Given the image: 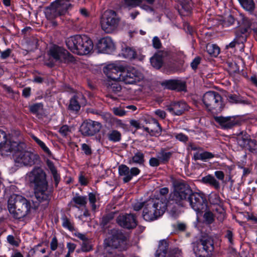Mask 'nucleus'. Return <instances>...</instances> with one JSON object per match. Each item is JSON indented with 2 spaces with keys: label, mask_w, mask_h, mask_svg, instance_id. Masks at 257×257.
Listing matches in <instances>:
<instances>
[{
  "label": "nucleus",
  "mask_w": 257,
  "mask_h": 257,
  "mask_svg": "<svg viewBox=\"0 0 257 257\" xmlns=\"http://www.w3.org/2000/svg\"><path fill=\"white\" fill-rule=\"evenodd\" d=\"M161 164L158 158L152 157L149 160V164L151 167H158Z\"/></svg>",
  "instance_id": "nucleus-54"
},
{
  "label": "nucleus",
  "mask_w": 257,
  "mask_h": 257,
  "mask_svg": "<svg viewBox=\"0 0 257 257\" xmlns=\"http://www.w3.org/2000/svg\"><path fill=\"white\" fill-rule=\"evenodd\" d=\"M118 174L124 183L130 182L133 177L138 176L141 173V170L137 167H132L131 169L125 165L121 164L118 166Z\"/></svg>",
  "instance_id": "nucleus-16"
},
{
  "label": "nucleus",
  "mask_w": 257,
  "mask_h": 257,
  "mask_svg": "<svg viewBox=\"0 0 257 257\" xmlns=\"http://www.w3.org/2000/svg\"><path fill=\"white\" fill-rule=\"evenodd\" d=\"M200 63V58L199 57H196L193 59L192 62L191 63V66L192 68L194 70H195L197 68L198 65Z\"/></svg>",
  "instance_id": "nucleus-61"
},
{
  "label": "nucleus",
  "mask_w": 257,
  "mask_h": 257,
  "mask_svg": "<svg viewBox=\"0 0 257 257\" xmlns=\"http://www.w3.org/2000/svg\"><path fill=\"white\" fill-rule=\"evenodd\" d=\"M101 127L100 123L90 120L82 124L80 131L83 136H91L99 132Z\"/></svg>",
  "instance_id": "nucleus-18"
},
{
  "label": "nucleus",
  "mask_w": 257,
  "mask_h": 257,
  "mask_svg": "<svg viewBox=\"0 0 257 257\" xmlns=\"http://www.w3.org/2000/svg\"><path fill=\"white\" fill-rule=\"evenodd\" d=\"M135 50L130 48L126 47L122 50V55L124 57L128 59H133L134 57Z\"/></svg>",
  "instance_id": "nucleus-42"
},
{
  "label": "nucleus",
  "mask_w": 257,
  "mask_h": 257,
  "mask_svg": "<svg viewBox=\"0 0 257 257\" xmlns=\"http://www.w3.org/2000/svg\"><path fill=\"white\" fill-rule=\"evenodd\" d=\"M228 101L232 103H237L239 102L240 99L237 95L235 94H230L228 96Z\"/></svg>",
  "instance_id": "nucleus-55"
},
{
  "label": "nucleus",
  "mask_w": 257,
  "mask_h": 257,
  "mask_svg": "<svg viewBox=\"0 0 257 257\" xmlns=\"http://www.w3.org/2000/svg\"><path fill=\"white\" fill-rule=\"evenodd\" d=\"M16 139V138L13 137L8 139L6 133L0 130V150L2 152H7L8 151H10L12 142H14Z\"/></svg>",
  "instance_id": "nucleus-21"
},
{
  "label": "nucleus",
  "mask_w": 257,
  "mask_h": 257,
  "mask_svg": "<svg viewBox=\"0 0 257 257\" xmlns=\"http://www.w3.org/2000/svg\"><path fill=\"white\" fill-rule=\"evenodd\" d=\"M66 44L72 52L79 55L88 54L93 46L92 41L87 36L79 35L67 38Z\"/></svg>",
  "instance_id": "nucleus-6"
},
{
  "label": "nucleus",
  "mask_w": 257,
  "mask_h": 257,
  "mask_svg": "<svg viewBox=\"0 0 257 257\" xmlns=\"http://www.w3.org/2000/svg\"><path fill=\"white\" fill-rule=\"evenodd\" d=\"M152 66L157 69H160L163 65V55L161 53H156L150 58Z\"/></svg>",
  "instance_id": "nucleus-30"
},
{
  "label": "nucleus",
  "mask_w": 257,
  "mask_h": 257,
  "mask_svg": "<svg viewBox=\"0 0 257 257\" xmlns=\"http://www.w3.org/2000/svg\"><path fill=\"white\" fill-rule=\"evenodd\" d=\"M247 32L245 29L238 28L235 31V39L238 41V44H243L246 41Z\"/></svg>",
  "instance_id": "nucleus-34"
},
{
  "label": "nucleus",
  "mask_w": 257,
  "mask_h": 257,
  "mask_svg": "<svg viewBox=\"0 0 257 257\" xmlns=\"http://www.w3.org/2000/svg\"><path fill=\"white\" fill-rule=\"evenodd\" d=\"M202 100L204 106L208 111L219 112L224 106L222 97L216 91H208L205 92Z\"/></svg>",
  "instance_id": "nucleus-7"
},
{
  "label": "nucleus",
  "mask_w": 257,
  "mask_h": 257,
  "mask_svg": "<svg viewBox=\"0 0 257 257\" xmlns=\"http://www.w3.org/2000/svg\"><path fill=\"white\" fill-rule=\"evenodd\" d=\"M166 107L167 110L174 115H182L188 109V105L184 101L172 102Z\"/></svg>",
  "instance_id": "nucleus-19"
},
{
  "label": "nucleus",
  "mask_w": 257,
  "mask_h": 257,
  "mask_svg": "<svg viewBox=\"0 0 257 257\" xmlns=\"http://www.w3.org/2000/svg\"><path fill=\"white\" fill-rule=\"evenodd\" d=\"M43 105L41 103H36L30 107L31 112L36 113L42 109Z\"/></svg>",
  "instance_id": "nucleus-51"
},
{
  "label": "nucleus",
  "mask_w": 257,
  "mask_h": 257,
  "mask_svg": "<svg viewBox=\"0 0 257 257\" xmlns=\"http://www.w3.org/2000/svg\"><path fill=\"white\" fill-rule=\"evenodd\" d=\"M78 96H74L70 99L68 106L69 109L75 111H77L80 109V105L78 102Z\"/></svg>",
  "instance_id": "nucleus-39"
},
{
  "label": "nucleus",
  "mask_w": 257,
  "mask_h": 257,
  "mask_svg": "<svg viewBox=\"0 0 257 257\" xmlns=\"http://www.w3.org/2000/svg\"><path fill=\"white\" fill-rule=\"evenodd\" d=\"M145 162V155L140 150H137L134 153V156L128 161V163L130 165L138 164L143 165Z\"/></svg>",
  "instance_id": "nucleus-25"
},
{
  "label": "nucleus",
  "mask_w": 257,
  "mask_h": 257,
  "mask_svg": "<svg viewBox=\"0 0 257 257\" xmlns=\"http://www.w3.org/2000/svg\"><path fill=\"white\" fill-rule=\"evenodd\" d=\"M29 181L34 185L35 196L39 202L47 201L50 196L46 174L40 167L34 168L28 175Z\"/></svg>",
  "instance_id": "nucleus-2"
},
{
  "label": "nucleus",
  "mask_w": 257,
  "mask_h": 257,
  "mask_svg": "<svg viewBox=\"0 0 257 257\" xmlns=\"http://www.w3.org/2000/svg\"><path fill=\"white\" fill-rule=\"evenodd\" d=\"M173 186L174 189L170 194L169 201H172L179 206H185L193 192L190 186L182 180L175 181Z\"/></svg>",
  "instance_id": "nucleus-5"
},
{
  "label": "nucleus",
  "mask_w": 257,
  "mask_h": 257,
  "mask_svg": "<svg viewBox=\"0 0 257 257\" xmlns=\"http://www.w3.org/2000/svg\"><path fill=\"white\" fill-rule=\"evenodd\" d=\"M206 48L207 53L213 57H217L220 53V48L216 44H208Z\"/></svg>",
  "instance_id": "nucleus-35"
},
{
  "label": "nucleus",
  "mask_w": 257,
  "mask_h": 257,
  "mask_svg": "<svg viewBox=\"0 0 257 257\" xmlns=\"http://www.w3.org/2000/svg\"><path fill=\"white\" fill-rule=\"evenodd\" d=\"M152 44L154 48L155 49H160L162 47V43L160 39L157 36H155L153 38Z\"/></svg>",
  "instance_id": "nucleus-53"
},
{
  "label": "nucleus",
  "mask_w": 257,
  "mask_h": 257,
  "mask_svg": "<svg viewBox=\"0 0 257 257\" xmlns=\"http://www.w3.org/2000/svg\"><path fill=\"white\" fill-rule=\"evenodd\" d=\"M144 131L151 136L160 135L162 132V127L158 121L154 120L151 127H145Z\"/></svg>",
  "instance_id": "nucleus-27"
},
{
  "label": "nucleus",
  "mask_w": 257,
  "mask_h": 257,
  "mask_svg": "<svg viewBox=\"0 0 257 257\" xmlns=\"http://www.w3.org/2000/svg\"><path fill=\"white\" fill-rule=\"evenodd\" d=\"M88 200L91 206L92 210L93 211H95L97 209V206L95 204L96 201L95 194L93 193H89L88 194Z\"/></svg>",
  "instance_id": "nucleus-43"
},
{
  "label": "nucleus",
  "mask_w": 257,
  "mask_h": 257,
  "mask_svg": "<svg viewBox=\"0 0 257 257\" xmlns=\"http://www.w3.org/2000/svg\"><path fill=\"white\" fill-rule=\"evenodd\" d=\"M59 132L62 136L66 137L70 132V130L68 125H63L60 128Z\"/></svg>",
  "instance_id": "nucleus-50"
},
{
  "label": "nucleus",
  "mask_w": 257,
  "mask_h": 257,
  "mask_svg": "<svg viewBox=\"0 0 257 257\" xmlns=\"http://www.w3.org/2000/svg\"><path fill=\"white\" fill-rule=\"evenodd\" d=\"M195 160H201L202 161H205L207 159L213 158L214 155L208 152H204L201 153H196L194 155Z\"/></svg>",
  "instance_id": "nucleus-37"
},
{
  "label": "nucleus",
  "mask_w": 257,
  "mask_h": 257,
  "mask_svg": "<svg viewBox=\"0 0 257 257\" xmlns=\"http://www.w3.org/2000/svg\"><path fill=\"white\" fill-rule=\"evenodd\" d=\"M214 119L223 128H230L236 123L235 119L231 116H216Z\"/></svg>",
  "instance_id": "nucleus-23"
},
{
  "label": "nucleus",
  "mask_w": 257,
  "mask_h": 257,
  "mask_svg": "<svg viewBox=\"0 0 257 257\" xmlns=\"http://www.w3.org/2000/svg\"><path fill=\"white\" fill-rule=\"evenodd\" d=\"M26 148V145L21 141L16 139L14 142H12L10 151H8L7 153H13V158L16 166L31 167L39 161V155L27 150Z\"/></svg>",
  "instance_id": "nucleus-1"
},
{
  "label": "nucleus",
  "mask_w": 257,
  "mask_h": 257,
  "mask_svg": "<svg viewBox=\"0 0 257 257\" xmlns=\"http://www.w3.org/2000/svg\"><path fill=\"white\" fill-rule=\"evenodd\" d=\"M167 208V201L166 198H150L145 201L143 218L148 221L155 220L164 214Z\"/></svg>",
  "instance_id": "nucleus-3"
},
{
  "label": "nucleus",
  "mask_w": 257,
  "mask_h": 257,
  "mask_svg": "<svg viewBox=\"0 0 257 257\" xmlns=\"http://www.w3.org/2000/svg\"><path fill=\"white\" fill-rule=\"evenodd\" d=\"M164 84L167 88L178 91H184L186 88L185 82L179 80H169Z\"/></svg>",
  "instance_id": "nucleus-22"
},
{
  "label": "nucleus",
  "mask_w": 257,
  "mask_h": 257,
  "mask_svg": "<svg viewBox=\"0 0 257 257\" xmlns=\"http://www.w3.org/2000/svg\"><path fill=\"white\" fill-rule=\"evenodd\" d=\"M215 176L222 182H224V174L221 171H216L214 172Z\"/></svg>",
  "instance_id": "nucleus-63"
},
{
  "label": "nucleus",
  "mask_w": 257,
  "mask_h": 257,
  "mask_svg": "<svg viewBox=\"0 0 257 257\" xmlns=\"http://www.w3.org/2000/svg\"><path fill=\"white\" fill-rule=\"evenodd\" d=\"M209 200L211 204H219L221 203L220 198L217 194H212L209 196Z\"/></svg>",
  "instance_id": "nucleus-47"
},
{
  "label": "nucleus",
  "mask_w": 257,
  "mask_h": 257,
  "mask_svg": "<svg viewBox=\"0 0 257 257\" xmlns=\"http://www.w3.org/2000/svg\"><path fill=\"white\" fill-rule=\"evenodd\" d=\"M124 4L129 7L135 8L141 4V0H124Z\"/></svg>",
  "instance_id": "nucleus-45"
},
{
  "label": "nucleus",
  "mask_w": 257,
  "mask_h": 257,
  "mask_svg": "<svg viewBox=\"0 0 257 257\" xmlns=\"http://www.w3.org/2000/svg\"><path fill=\"white\" fill-rule=\"evenodd\" d=\"M119 22L116 13L112 10L106 11L101 20V27L106 33H110L117 28Z\"/></svg>",
  "instance_id": "nucleus-10"
},
{
  "label": "nucleus",
  "mask_w": 257,
  "mask_h": 257,
  "mask_svg": "<svg viewBox=\"0 0 257 257\" xmlns=\"http://www.w3.org/2000/svg\"><path fill=\"white\" fill-rule=\"evenodd\" d=\"M181 251L178 248H174L171 250L168 254V257H181Z\"/></svg>",
  "instance_id": "nucleus-52"
},
{
  "label": "nucleus",
  "mask_w": 257,
  "mask_h": 257,
  "mask_svg": "<svg viewBox=\"0 0 257 257\" xmlns=\"http://www.w3.org/2000/svg\"><path fill=\"white\" fill-rule=\"evenodd\" d=\"M11 50L7 49L5 51L1 52V58L3 59H5L9 57L11 53Z\"/></svg>",
  "instance_id": "nucleus-64"
},
{
  "label": "nucleus",
  "mask_w": 257,
  "mask_h": 257,
  "mask_svg": "<svg viewBox=\"0 0 257 257\" xmlns=\"http://www.w3.org/2000/svg\"><path fill=\"white\" fill-rule=\"evenodd\" d=\"M116 221L120 226L127 229H134L137 225V217L132 213L119 215Z\"/></svg>",
  "instance_id": "nucleus-17"
},
{
  "label": "nucleus",
  "mask_w": 257,
  "mask_h": 257,
  "mask_svg": "<svg viewBox=\"0 0 257 257\" xmlns=\"http://www.w3.org/2000/svg\"><path fill=\"white\" fill-rule=\"evenodd\" d=\"M92 249V245L90 240L88 239L83 241L81 244V250L84 252H88Z\"/></svg>",
  "instance_id": "nucleus-46"
},
{
  "label": "nucleus",
  "mask_w": 257,
  "mask_h": 257,
  "mask_svg": "<svg viewBox=\"0 0 257 257\" xmlns=\"http://www.w3.org/2000/svg\"><path fill=\"white\" fill-rule=\"evenodd\" d=\"M99 49L104 53H109L115 49L114 44L109 37H105L101 39L98 46Z\"/></svg>",
  "instance_id": "nucleus-20"
},
{
  "label": "nucleus",
  "mask_w": 257,
  "mask_h": 257,
  "mask_svg": "<svg viewBox=\"0 0 257 257\" xmlns=\"http://www.w3.org/2000/svg\"><path fill=\"white\" fill-rule=\"evenodd\" d=\"M62 226L70 230H72L73 229V226L71 223L69 219L66 217H63L62 218Z\"/></svg>",
  "instance_id": "nucleus-49"
},
{
  "label": "nucleus",
  "mask_w": 257,
  "mask_h": 257,
  "mask_svg": "<svg viewBox=\"0 0 257 257\" xmlns=\"http://www.w3.org/2000/svg\"><path fill=\"white\" fill-rule=\"evenodd\" d=\"M47 165L53 175L55 186H57L60 180V175L57 173V169L51 161L47 160Z\"/></svg>",
  "instance_id": "nucleus-32"
},
{
  "label": "nucleus",
  "mask_w": 257,
  "mask_h": 257,
  "mask_svg": "<svg viewBox=\"0 0 257 257\" xmlns=\"http://www.w3.org/2000/svg\"><path fill=\"white\" fill-rule=\"evenodd\" d=\"M145 56L143 55L142 52L140 51H135L134 54V57L133 58V59H137L140 61H142L144 59Z\"/></svg>",
  "instance_id": "nucleus-60"
},
{
  "label": "nucleus",
  "mask_w": 257,
  "mask_h": 257,
  "mask_svg": "<svg viewBox=\"0 0 257 257\" xmlns=\"http://www.w3.org/2000/svg\"><path fill=\"white\" fill-rule=\"evenodd\" d=\"M58 247V240L56 236H54L50 242V248L52 250H55Z\"/></svg>",
  "instance_id": "nucleus-58"
},
{
  "label": "nucleus",
  "mask_w": 257,
  "mask_h": 257,
  "mask_svg": "<svg viewBox=\"0 0 257 257\" xmlns=\"http://www.w3.org/2000/svg\"><path fill=\"white\" fill-rule=\"evenodd\" d=\"M171 155L172 153L171 152L161 151L157 154V157L161 164H165L168 162Z\"/></svg>",
  "instance_id": "nucleus-38"
},
{
  "label": "nucleus",
  "mask_w": 257,
  "mask_h": 257,
  "mask_svg": "<svg viewBox=\"0 0 257 257\" xmlns=\"http://www.w3.org/2000/svg\"><path fill=\"white\" fill-rule=\"evenodd\" d=\"M175 137L177 140L184 143L188 141V137L182 133L177 134Z\"/></svg>",
  "instance_id": "nucleus-56"
},
{
  "label": "nucleus",
  "mask_w": 257,
  "mask_h": 257,
  "mask_svg": "<svg viewBox=\"0 0 257 257\" xmlns=\"http://www.w3.org/2000/svg\"><path fill=\"white\" fill-rule=\"evenodd\" d=\"M7 240H8V242L10 244H11V245H15V246L19 245L18 242L15 240L14 237L12 235H10L8 236Z\"/></svg>",
  "instance_id": "nucleus-62"
},
{
  "label": "nucleus",
  "mask_w": 257,
  "mask_h": 257,
  "mask_svg": "<svg viewBox=\"0 0 257 257\" xmlns=\"http://www.w3.org/2000/svg\"><path fill=\"white\" fill-rule=\"evenodd\" d=\"M110 89L112 91L117 93L120 92L121 90V87L120 84L117 83H112L110 85Z\"/></svg>",
  "instance_id": "nucleus-59"
},
{
  "label": "nucleus",
  "mask_w": 257,
  "mask_h": 257,
  "mask_svg": "<svg viewBox=\"0 0 257 257\" xmlns=\"http://www.w3.org/2000/svg\"><path fill=\"white\" fill-rule=\"evenodd\" d=\"M188 203L197 213H202L206 210L207 201L203 194L192 192Z\"/></svg>",
  "instance_id": "nucleus-13"
},
{
  "label": "nucleus",
  "mask_w": 257,
  "mask_h": 257,
  "mask_svg": "<svg viewBox=\"0 0 257 257\" xmlns=\"http://www.w3.org/2000/svg\"><path fill=\"white\" fill-rule=\"evenodd\" d=\"M119 81H121L125 84H132L140 81L142 76L140 72L134 68H130L126 69L124 66V70L121 73Z\"/></svg>",
  "instance_id": "nucleus-14"
},
{
  "label": "nucleus",
  "mask_w": 257,
  "mask_h": 257,
  "mask_svg": "<svg viewBox=\"0 0 257 257\" xmlns=\"http://www.w3.org/2000/svg\"><path fill=\"white\" fill-rule=\"evenodd\" d=\"M71 202L74 203L73 207L76 208H79V207H85L87 202V198L86 196H81L76 194L73 197Z\"/></svg>",
  "instance_id": "nucleus-29"
},
{
  "label": "nucleus",
  "mask_w": 257,
  "mask_h": 257,
  "mask_svg": "<svg viewBox=\"0 0 257 257\" xmlns=\"http://www.w3.org/2000/svg\"><path fill=\"white\" fill-rule=\"evenodd\" d=\"M48 55L55 62L67 63L73 62L74 57L66 49L58 46H53L48 51Z\"/></svg>",
  "instance_id": "nucleus-11"
},
{
  "label": "nucleus",
  "mask_w": 257,
  "mask_h": 257,
  "mask_svg": "<svg viewBox=\"0 0 257 257\" xmlns=\"http://www.w3.org/2000/svg\"><path fill=\"white\" fill-rule=\"evenodd\" d=\"M108 140L113 143L119 142L121 139V133L115 130H110L107 134Z\"/></svg>",
  "instance_id": "nucleus-33"
},
{
  "label": "nucleus",
  "mask_w": 257,
  "mask_h": 257,
  "mask_svg": "<svg viewBox=\"0 0 257 257\" xmlns=\"http://www.w3.org/2000/svg\"><path fill=\"white\" fill-rule=\"evenodd\" d=\"M202 181L205 184H208L216 189L220 188L219 182L211 175H208L202 178Z\"/></svg>",
  "instance_id": "nucleus-31"
},
{
  "label": "nucleus",
  "mask_w": 257,
  "mask_h": 257,
  "mask_svg": "<svg viewBox=\"0 0 257 257\" xmlns=\"http://www.w3.org/2000/svg\"><path fill=\"white\" fill-rule=\"evenodd\" d=\"M81 149L86 155H91L92 153L90 147L86 144H82Z\"/></svg>",
  "instance_id": "nucleus-57"
},
{
  "label": "nucleus",
  "mask_w": 257,
  "mask_h": 257,
  "mask_svg": "<svg viewBox=\"0 0 257 257\" xmlns=\"http://www.w3.org/2000/svg\"><path fill=\"white\" fill-rule=\"evenodd\" d=\"M31 205L24 197L13 194L8 201V209L13 217L21 219L25 217L30 212Z\"/></svg>",
  "instance_id": "nucleus-4"
},
{
  "label": "nucleus",
  "mask_w": 257,
  "mask_h": 257,
  "mask_svg": "<svg viewBox=\"0 0 257 257\" xmlns=\"http://www.w3.org/2000/svg\"><path fill=\"white\" fill-rule=\"evenodd\" d=\"M236 141L238 145L242 149H244L251 139L249 135L246 132L241 131L236 134Z\"/></svg>",
  "instance_id": "nucleus-24"
},
{
  "label": "nucleus",
  "mask_w": 257,
  "mask_h": 257,
  "mask_svg": "<svg viewBox=\"0 0 257 257\" xmlns=\"http://www.w3.org/2000/svg\"><path fill=\"white\" fill-rule=\"evenodd\" d=\"M193 250L197 257H211L214 250V240L210 237H202L195 243Z\"/></svg>",
  "instance_id": "nucleus-9"
},
{
  "label": "nucleus",
  "mask_w": 257,
  "mask_h": 257,
  "mask_svg": "<svg viewBox=\"0 0 257 257\" xmlns=\"http://www.w3.org/2000/svg\"><path fill=\"white\" fill-rule=\"evenodd\" d=\"M251 26V22L250 20L246 18L243 17L242 18V23L240 27L242 29H245L246 31H248V30L250 29Z\"/></svg>",
  "instance_id": "nucleus-48"
},
{
  "label": "nucleus",
  "mask_w": 257,
  "mask_h": 257,
  "mask_svg": "<svg viewBox=\"0 0 257 257\" xmlns=\"http://www.w3.org/2000/svg\"><path fill=\"white\" fill-rule=\"evenodd\" d=\"M181 9L179 10L181 15L189 16L192 11V4L191 0H180Z\"/></svg>",
  "instance_id": "nucleus-26"
},
{
  "label": "nucleus",
  "mask_w": 257,
  "mask_h": 257,
  "mask_svg": "<svg viewBox=\"0 0 257 257\" xmlns=\"http://www.w3.org/2000/svg\"><path fill=\"white\" fill-rule=\"evenodd\" d=\"M169 247L168 242L166 240L160 241L158 248L157 250L155 256L156 257H165Z\"/></svg>",
  "instance_id": "nucleus-28"
},
{
  "label": "nucleus",
  "mask_w": 257,
  "mask_h": 257,
  "mask_svg": "<svg viewBox=\"0 0 257 257\" xmlns=\"http://www.w3.org/2000/svg\"><path fill=\"white\" fill-rule=\"evenodd\" d=\"M239 3L245 10L252 13L255 8L253 0H238Z\"/></svg>",
  "instance_id": "nucleus-36"
},
{
  "label": "nucleus",
  "mask_w": 257,
  "mask_h": 257,
  "mask_svg": "<svg viewBox=\"0 0 257 257\" xmlns=\"http://www.w3.org/2000/svg\"><path fill=\"white\" fill-rule=\"evenodd\" d=\"M32 138L47 155L49 156L52 155L51 152L43 142L34 136L32 137Z\"/></svg>",
  "instance_id": "nucleus-40"
},
{
  "label": "nucleus",
  "mask_w": 257,
  "mask_h": 257,
  "mask_svg": "<svg viewBox=\"0 0 257 257\" xmlns=\"http://www.w3.org/2000/svg\"><path fill=\"white\" fill-rule=\"evenodd\" d=\"M70 0H56L44 10L46 18L52 21L57 17L65 15L71 7Z\"/></svg>",
  "instance_id": "nucleus-8"
},
{
  "label": "nucleus",
  "mask_w": 257,
  "mask_h": 257,
  "mask_svg": "<svg viewBox=\"0 0 257 257\" xmlns=\"http://www.w3.org/2000/svg\"><path fill=\"white\" fill-rule=\"evenodd\" d=\"M203 218L204 221L207 224L212 223L214 220V215L210 211H207L205 212Z\"/></svg>",
  "instance_id": "nucleus-44"
},
{
  "label": "nucleus",
  "mask_w": 257,
  "mask_h": 257,
  "mask_svg": "<svg viewBox=\"0 0 257 257\" xmlns=\"http://www.w3.org/2000/svg\"><path fill=\"white\" fill-rule=\"evenodd\" d=\"M123 70V65L119 63H113L107 64L104 68L103 72L108 78L115 81H119L121 73Z\"/></svg>",
  "instance_id": "nucleus-15"
},
{
  "label": "nucleus",
  "mask_w": 257,
  "mask_h": 257,
  "mask_svg": "<svg viewBox=\"0 0 257 257\" xmlns=\"http://www.w3.org/2000/svg\"><path fill=\"white\" fill-rule=\"evenodd\" d=\"M104 244L105 246L124 250L126 248V238L121 231L114 230L111 237L104 240Z\"/></svg>",
  "instance_id": "nucleus-12"
},
{
  "label": "nucleus",
  "mask_w": 257,
  "mask_h": 257,
  "mask_svg": "<svg viewBox=\"0 0 257 257\" xmlns=\"http://www.w3.org/2000/svg\"><path fill=\"white\" fill-rule=\"evenodd\" d=\"M244 149L253 153L257 152V141L251 139Z\"/></svg>",
  "instance_id": "nucleus-41"
}]
</instances>
